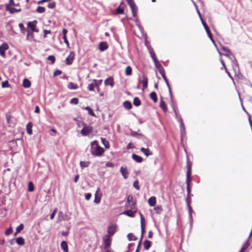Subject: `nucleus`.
<instances>
[{"label": "nucleus", "mask_w": 252, "mask_h": 252, "mask_svg": "<svg viewBox=\"0 0 252 252\" xmlns=\"http://www.w3.org/2000/svg\"><path fill=\"white\" fill-rule=\"evenodd\" d=\"M160 107L163 110L164 112H166L167 110V108L166 107L165 102L163 101L162 98L160 99Z\"/></svg>", "instance_id": "obj_25"}, {"label": "nucleus", "mask_w": 252, "mask_h": 252, "mask_svg": "<svg viewBox=\"0 0 252 252\" xmlns=\"http://www.w3.org/2000/svg\"><path fill=\"white\" fill-rule=\"evenodd\" d=\"M2 87L3 88L8 87V82L7 81L2 82Z\"/></svg>", "instance_id": "obj_64"}, {"label": "nucleus", "mask_w": 252, "mask_h": 252, "mask_svg": "<svg viewBox=\"0 0 252 252\" xmlns=\"http://www.w3.org/2000/svg\"><path fill=\"white\" fill-rule=\"evenodd\" d=\"M13 232V230H12V227H9L8 228H7L6 231H5V234L6 235H9L10 234H11Z\"/></svg>", "instance_id": "obj_49"}, {"label": "nucleus", "mask_w": 252, "mask_h": 252, "mask_svg": "<svg viewBox=\"0 0 252 252\" xmlns=\"http://www.w3.org/2000/svg\"><path fill=\"white\" fill-rule=\"evenodd\" d=\"M84 109L88 111V113L90 115L93 117H95L94 113L93 112L92 109L90 107L87 106L85 107Z\"/></svg>", "instance_id": "obj_37"}, {"label": "nucleus", "mask_w": 252, "mask_h": 252, "mask_svg": "<svg viewBox=\"0 0 252 252\" xmlns=\"http://www.w3.org/2000/svg\"><path fill=\"white\" fill-rule=\"evenodd\" d=\"M120 171L123 176V177L126 179L128 177V172L126 168H124L123 167H121L120 168Z\"/></svg>", "instance_id": "obj_17"}, {"label": "nucleus", "mask_w": 252, "mask_h": 252, "mask_svg": "<svg viewBox=\"0 0 252 252\" xmlns=\"http://www.w3.org/2000/svg\"><path fill=\"white\" fill-rule=\"evenodd\" d=\"M150 97L151 99L154 101V102H157L158 101L157 94L155 92H153L151 93V94H150Z\"/></svg>", "instance_id": "obj_33"}, {"label": "nucleus", "mask_w": 252, "mask_h": 252, "mask_svg": "<svg viewBox=\"0 0 252 252\" xmlns=\"http://www.w3.org/2000/svg\"><path fill=\"white\" fill-rule=\"evenodd\" d=\"M144 247L145 250H149L151 246V242L149 240H145L143 243Z\"/></svg>", "instance_id": "obj_29"}, {"label": "nucleus", "mask_w": 252, "mask_h": 252, "mask_svg": "<svg viewBox=\"0 0 252 252\" xmlns=\"http://www.w3.org/2000/svg\"><path fill=\"white\" fill-rule=\"evenodd\" d=\"M148 79L146 76L145 75H143V90L146 89L148 87Z\"/></svg>", "instance_id": "obj_20"}, {"label": "nucleus", "mask_w": 252, "mask_h": 252, "mask_svg": "<svg viewBox=\"0 0 252 252\" xmlns=\"http://www.w3.org/2000/svg\"><path fill=\"white\" fill-rule=\"evenodd\" d=\"M129 241H135L137 239V237L134 235L132 233H129L127 236Z\"/></svg>", "instance_id": "obj_41"}, {"label": "nucleus", "mask_w": 252, "mask_h": 252, "mask_svg": "<svg viewBox=\"0 0 252 252\" xmlns=\"http://www.w3.org/2000/svg\"><path fill=\"white\" fill-rule=\"evenodd\" d=\"M138 181H135L133 183V187L139 190L140 189L139 186L138 185Z\"/></svg>", "instance_id": "obj_54"}, {"label": "nucleus", "mask_w": 252, "mask_h": 252, "mask_svg": "<svg viewBox=\"0 0 252 252\" xmlns=\"http://www.w3.org/2000/svg\"><path fill=\"white\" fill-rule=\"evenodd\" d=\"M62 73V71L60 70H57L54 72V76H57Z\"/></svg>", "instance_id": "obj_62"}, {"label": "nucleus", "mask_w": 252, "mask_h": 252, "mask_svg": "<svg viewBox=\"0 0 252 252\" xmlns=\"http://www.w3.org/2000/svg\"><path fill=\"white\" fill-rule=\"evenodd\" d=\"M150 53L153 61L157 60L156 54L153 50H150Z\"/></svg>", "instance_id": "obj_46"}, {"label": "nucleus", "mask_w": 252, "mask_h": 252, "mask_svg": "<svg viewBox=\"0 0 252 252\" xmlns=\"http://www.w3.org/2000/svg\"><path fill=\"white\" fill-rule=\"evenodd\" d=\"M36 11L38 13H42L45 11V8L44 7L38 6Z\"/></svg>", "instance_id": "obj_43"}, {"label": "nucleus", "mask_w": 252, "mask_h": 252, "mask_svg": "<svg viewBox=\"0 0 252 252\" xmlns=\"http://www.w3.org/2000/svg\"><path fill=\"white\" fill-rule=\"evenodd\" d=\"M180 127H181V132L185 130V126H184V123H183V120L182 119H180Z\"/></svg>", "instance_id": "obj_55"}, {"label": "nucleus", "mask_w": 252, "mask_h": 252, "mask_svg": "<svg viewBox=\"0 0 252 252\" xmlns=\"http://www.w3.org/2000/svg\"><path fill=\"white\" fill-rule=\"evenodd\" d=\"M125 74L127 76H129L132 74V68L130 66H127L125 69Z\"/></svg>", "instance_id": "obj_39"}, {"label": "nucleus", "mask_w": 252, "mask_h": 252, "mask_svg": "<svg viewBox=\"0 0 252 252\" xmlns=\"http://www.w3.org/2000/svg\"><path fill=\"white\" fill-rule=\"evenodd\" d=\"M104 84L106 86L110 85L111 87L114 86V79L112 77H109L104 81Z\"/></svg>", "instance_id": "obj_16"}, {"label": "nucleus", "mask_w": 252, "mask_h": 252, "mask_svg": "<svg viewBox=\"0 0 252 252\" xmlns=\"http://www.w3.org/2000/svg\"><path fill=\"white\" fill-rule=\"evenodd\" d=\"M34 190L33 185L32 182H30L28 184V190L30 192Z\"/></svg>", "instance_id": "obj_45"}, {"label": "nucleus", "mask_w": 252, "mask_h": 252, "mask_svg": "<svg viewBox=\"0 0 252 252\" xmlns=\"http://www.w3.org/2000/svg\"><path fill=\"white\" fill-rule=\"evenodd\" d=\"M91 146V153L92 155L99 157L104 153V149L99 146L97 141L95 140L92 142Z\"/></svg>", "instance_id": "obj_1"}, {"label": "nucleus", "mask_w": 252, "mask_h": 252, "mask_svg": "<svg viewBox=\"0 0 252 252\" xmlns=\"http://www.w3.org/2000/svg\"><path fill=\"white\" fill-rule=\"evenodd\" d=\"M133 104L135 106H139L141 105V101L137 97H135L133 99Z\"/></svg>", "instance_id": "obj_40"}, {"label": "nucleus", "mask_w": 252, "mask_h": 252, "mask_svg": "<svg viewBox=\"0 0 252 252\" xmlns=\"http://www.w3.org/2000/svg\"><path fill=\"white\" fill-rule=\"evenodd\" d=\"M201 21L202 25H203V26H204V27L206 32H207V34H208V36L209 37L210 39L212 40V41L214 43H215V41L213 39L211 31H210L209 27H208L207 24L204 22V21L203 20V19L202 18H201Z\"/></svg>", "instance_id": "obj_8"}, {"label": "nucleus", "mask_w": 252, "mask_h": 252, "mask_svg": "<svg viewBox=\"0 0 252 252\" xmlns=\"http://www.w3.org/2000/svg\"><path fill=\"white\" fill-rule=\"evenodd\" d=\"M68 88L71 90H76L78 88V86L73 82H70L68 84Z\"/></svg>", "instance_id": "obj_36"}, {"label": "nucleus", "mask_w": 252, "mask_h": 252, "mask_svg": "<svg viewBox=\"0 0 252 252\" xmlns=\"http://www.w3.org/2000/svg\"><path fill=\"white\" fill-rule=\"evenodd\" d=\"M91 162L90 161H81L80 162V165L82 168L88 167Z\"/></svg>", "instance_id": "obj_34"}, {"label": "nucleus", "mask_w": 252, "mask_h": 252, "mask_svg": "<svg viewBox=\"0 0 252 252\" xmlns=\"http://www.w3.org/2000/svg\"><path fill=\"white\" fill-rule=\"evenodd\" d=\"M248 244H247V242L246 243L245 245L241 248L240 251L239 252H244L245 250L248 248Z\"/></svg>", "instance_id": "obj_60"}, {"label": "nucleus", "mask_w": 252, "mask_h": 252, "mask_svg": "<svg viewBox=\"0 0 252 252\" xmlns=\"http://www.w3.org/2000/svg\"><path fill=\"white\" fill-rule=\"evenodd\" d=\"M102 80H95V79H94L93 80V82H94V85L95 86V87H98L102 83Z\"/></svg>", "instance_id": "obj_42"}, {"label": "nucleus", "mask_w": 252, "mask_h": 252, "mask_svg": "<svg viewBox=\"0 0 252 252\" xmlns=\"http://www.w3.org/2000/svg\"><path fill=\"white\" fill-rule=\"evenodd\" d=\"M125 4L123 2L121 3L119 7L116 9L117 14H123L124 11Z\"/></svg>", "instance_id": "obj_18"}, {"label": "nucleus", "mask_w": 252, "mask_h": 252, "mask_svg": "<svg viewBox=\"0 0 252 252\" xmlns=\"http://www.w3.org/2000/svg\"><path fill=\"white\" fill-rule=\"evenodd\" d=\"M24 229V225L23 224H20L18 227L16 228L17 232H20Z\"/></svg>", "instance_id": "obj_51"}, {"label": "nucleus", "mask_w": 252, "mask_h": 252, "mask_svg": "<svg viewBox=\"0 0 252 252\" xmlns=\"http://www.w3.org/2000/svg\"><path fill=\"white\" fill-rule=\"evenodd\" d=\"M6 9L8 10L10 13H13L15 12H20L21 10V9H17L14 7L8 8L7 5H6Z\"/></svg>", "instance_id": "obj_38"}, {"label": "nucleus", "mask_w": 252, "mask_h": 252, "mask_svg": "<svg viewBox=\"0 0 252 252\" xmlns=\"http://www.w3.org/2000/svg\"><path fill=\"white\" fill-rule=\"evenodd\" d=\"M75 57V53L73 52H71L69 55V56L66 58L65 63L67 65L71 64Z\"/></svg>", "instance_id": "obj_9"}, {"label": "nucleus", "mask_w": 252, "mask_h": 252, "mask_svg": "<svg viewBox=\"0 0 252 252\" xmlns=\"http://www.w3.org/2000/svg\"><path fill=\"white\" fill-rule=\"evenodd\" d=\"M191 163L190 162L188 161L187 163V179H186V184H187V189L188 192V198L190 192V189L189 188V183H190V178L191 176Z\"/></svg>", "instance_id": "obj_2"}, {"label": "nucleus", "mask_w": 252, "mask_h": 252, "mask_svg": "<svg viewBox=\"0 0 252 252\" xmlns=\"http://www.w3.org/2000/svg\"><path fill=\"white\" fill-rule=\"evenodd\" d=\"M32 124L31 122H29L26 126L27 132L29 135H31L32 134Z\"/></svg>", "instance_id": "obj_24"}, {"label": "nucleus", "mask_w": 252, "mask_h": 252, "mask_svg": "<svg viewBox=\"0 0 252 252\" xmlns=\"http://www.w3.org/2000/svg\"><path fill=\"white\" fill-rule=\"evenodd\" d=\"M188 206L189 218H190V219H192V214H191L192 210L191 207L189 205V202H188Z\"/></svg>", "instance_id": "obj_47"}, {"label": "nucleus", "mask_w": 252, "mask_h": 252, "mask_svg": "<svg viewBox=\"0 0 252 252\" xmlns=\"http://www.w3.org/2000/svg\"><path fill=\"white\" fill-rule=\"evenodd\" d=\"M129 4L130 8H132L133 7H136V5L133 1V0H126Z\"/></svg>", "instance_id": "obj_44"}, {"label": "nucleus", "mask_w": 252, "mask_h": 252, "mask_svg": "<svg viewBox=\"0 0 252 252\" xmlns=\"http://www.w3.org/2000/svg\"><path fill=\"white\" fill-rule=\"evenodd\" d=\"M93 131V127L91 126H87L84 125L83 128L81 129L80 133L83 136H87Z\"/></svg>", "instance_id": "obj_3"}, {"label": "nucleus", "mask_w": 252, "mask_h": 252, "mask_svg": "<svg viewBox=\"0 0 252 252\" xmlns=\"http://www.w3.org/2000/svg\"><path fill=\"white\" fill-rule=\"evenodd\" d=\"M16 242L17 244L19 245H24L25 244V240L22 237H19L17 238L16 239Z\"/></svg>", "instance_id": "obj_30"}, {"label": "nucleus", "mask_w": 252, "mask_h": 252, "mask_svg": "<svg viewBox=\"0 0 252 252\" xmlns=\"http://www.w3.org/2000/svg\"><path fill=\"white\" fill-rule=\"evenodd\" d=\"M108 48L107 43L106 42H101L99 45V49L100 51H104Z\"/></svg>", "instance_id": "obj_15"}, {"label": "nucleus", "mask_w": 252, "mask_h": 252, "mask_svg": "<svg viewBox=\"0 0 252 252\" xmlns=\"http://www.w3.org/2000/svg\"><path fill=\"white\" fill-rule=\"evenodd\" d=\"M43 32H44V37L45 38L46 37L47 34H49L51 33V31L50 30H44L43 31Z\"/></svg>", "instance_id": "obj_63"}, {"label": "nucleus", "mask_w": 252, "mask_h": 252, "mask_svg": "<svg viewBox=\"0 0 252 252\" xmlns=\"http://www.w3.org/2000/svg\"><path fill=\"white\" fill-rule=\"evenodd\" d=\"M155 210L157 214H160L162 211V209L161 206H157L155 208Z\"/></svg>", "instance_id": "obj_48"}, {"label": "nucleus", "mask_w": 252, "mask_h": 252, "mask_svg": "<svg viewBox=\"0 0 252 252\" xmlns=\"http://www.w3.org/2000/svg\"><path fill=\"white\" fill-rule=\"evenodd\" d=\"M132 158L133 160L138 163H140L143 161V158L142 157L135 154L132 155Z\"/></svg>", "instance_id": "obj_21"}, {"label": "nucleus", "mask_w": 252, "mask_h": 252, "mask_svg": "<svg viewBox=\"0 0 252 252\" xmlns=\"http://www.w3.org/2000/svg\"><path fill=\"white\" fill-rule=\"evenodd\" d=\"M136 212V211H132V210H127L124 211L122 214H125L127 216L130 217H134L135 213Z\"/></svg>", "instance_id": "obj_26"}, {"label": "nucleus", "mask_w": 252, "mask_h": 252, "mask_svg": "<svg viewBox=\"0 0 252 252\" xmlns=\"http://www.w3.org/2000/svg\"><path fill=\"white\" fill-rule=\"evenodd\" d=\"M132 15L133 17H135L136 16V7H133L132 8H131Z\"/></svg>", "instance_id": "obj_59"}, {"label": "nucleus", "mask_w": 252, "mask_h": 252, "mask_svg": "<svg viewBox=\"0 0 252 252\" xmlns=\"http://www.w3.org/2000/svg\"><path fill=\"white\" fill-rule=\"evenodd\" d=\"M101 141L103 144L104 145V147L106 149H108L110 147V144L108 141H107L105 138H101Z\"/></svg>", "instance_id": "obj_31"}, {"label": "nucleus", "mask_w": 252, "mask_h": 252, "mask_svg": "<svg viewBox=\"0 0 252 252\" xmlns=\"http://www.w3.org/2000/svg\"><path fill=\"white\" fill-rule=\"evenodd\" d=\"M19 27L20 28V30H21V32H22V33H24L26 31V29L25 28H24V25L22 24V23H20L19 24Z\"/></svg>", "instance_id": "obj_52"}, {"label": "nucleus", "mask_w": 252, "mask_h": 252, "mask_svg": "<svg viewBox=\"0 0 252 252\" xmlns=\"http://www.w3.org/2000/svg\"><path fill=\"white\" fill-rule=\"evenodd\" d=\"M140 220H141V236L140 240L142 241V239L143 237V235L145 232V225H144V218L142 214H140Z\"/></svg>", "instance_id": "obj_12"}, {"label": "nucleus", "mask_w": 252, "mask_h": 252, "mask_svg": "<svg viewBox=\"0 0 252 252\" xmlns=\"http://www.w3.org/2000/svg\"><path fill=\"white\" fill-rule=\"evenodd\" d=\"M79 102V100L77 98H73L70 100V103L71 104H77Z\"/></svg>", "instance_id": "obj_50"}, {"label": "nucleus", "mask_w": 252, "mask_h": 252, "mask_svg": "<svg viewBox=\"0 0 252 252\" xmlns=\"http://www.w3.org/2000/svg\"><path fill=\"white\" fill-rule=\"evenodd\" d=\"M47 59L49 61H51L52 64H53L55 62V58L53 55L49 56Z\"/></svg>", "instance_id": "obj_53"}, {"label": "nucleus", "mask_w": 252, "mask_h": 252, "mask_svg": "<svg viewBox=\"0 0 252 252\" xmlns=\"http://www.w3.org/2000/svg\"><path fill=\"white\" fill-rule=\"evenodd\" d=\"M148 203L150 206H154L156 203V198L152 196L148 199Z\"/></svg>", "instance_id": "obj_22"}, {"label": "nucleus", "mask_w": 252, "mask_h": 252, "mask_svg": "<svg viewBox=\"0 0 252 252\" xmlns=\"http://www.w3.org/2000/svg\"><path fill=\"white\" fill-rule=\"evenodd\" d=\"M61 246L62 249L64 252H68V246H67V243L65 241H62L61 244Z\"/></svg>", "instance_id": "obj_27"}, {"label": "nucleus", "mask_w": 252, "mask_h": 252, "mask_svg": "<svg viewBox=\"0 0 252 252\" xmlns=\"http://www.w3.org/2000/svg\"><path fill=\"white\" fill-rule=\"evenodd\" d=\"M94 83H92L91 84H90L89 86H88V90L90 91H93L94 90Z\"/></svg>", "instance_id": "obj_58"}, {"label": "nucleus", "mask_w": 252, "mask_h": 252, "mask_svg": "<svg viewBox=\"0 0 252 252\" xmlns=\"http://www.w3.org/2000/svg\"><path fill=\"white\" fill-rule=\"evenodd\" d=\"M56 6V3L55 2H52L48 4V7L49 8H54Z\"/></svg>", "instance_id": "obj_57"}, {"label": "nucleus", "mask_w": 252, "mask_h": 252, "mask_svg": "<svg viewBox=\"0 0 252 252\" xmlns=\"http://www.w3.org/2000/svg\"><path fill=\"white\" fill-rule=\"evenodd\" d=\"M221 49L225 53L224 54V56L228 57H230L232 55L231 52L227 48L225 47L224 46H222Z\"/></svg>", "instance_id": "obj_28"}, {"label": "nucleus", "mask_w": 252, "mask_h": 252, "mask_svg": "<svg viewBox=\"0 0 252 252\" xmlns=\"http://www.w3.org/2000/svg\"><path fill=\"white\" fill-rule=\"evenodd\" d=\"M37 23V22L36 20L28 22V27L31 29L32 32H39L38 29L36 28Z\"/></svg>", "instance_id": "obj_6"}, {"label": "nucleus", "mask_w": 252, "mask_h": 252, "mask_svg": "<svg viewBox=\"0 0 252 252\" xmlns=\"http://www.w3.org/2000/svg\"><path fill=\"white\" fill-rule=\"evenodd\" d=\"M159 73L160 74H161V75L162 76L163 79H164V80L165 81V82H166V84L169 89V93H170V96L171 97H172V93H171V89H170V86H169V83H168V80L165 75V71L163 69H161V70H159Z\"/></svg>", "instance_id": "obj_10"}, {"label": "nucleus", "mask_w": 252, "mask_h": 252, "mask_svg": "<svg viewBox=\"0 0 252 252\" xmlns=\"http://www.w3.org/2000/svg\"><path fill=\"white\" fill-rule=\"evenodd\" d=\"M63 39L64 40V42L66 44L67 46L68 47H69V43L67 39L66 36H63Z\"/></svg>", "instance_id": "obj_61"}, {"label": "nucleus", "mask_w": 252, "mask_h": 252, "mask_svg": "<svg viewBox=\"0 0 252 252\" xmlns=\"http://www.w3.org/2000/svg\"><path fill=\"white\" fill-rule=\"evenodd\" d=\"M127 203L128 207L133 210L135 208L136 202L134 200L132 195H129L127 197Z\"/></svg>", "instance_id": "obj_5"}, {"label": "nucleus", "mask_w": 252, "mask_h": 252, "mask_svg": "<svg viewBox=\"0 0 252 252\" xmlns=\"http://www.w3.org/2000/svg\"><path fill=\"white\" fill-rule=\"evenodd\" d=\"M95 198L94 200V202L96 204H98L100 203L101 200V198L102 196V193L100 191V188H98L95 193Z\"/></svg>", "instance_id": "obj_7"}, {"label": "nucleus", "mask_w": 252, "mask_h": 252, "mask_svg": "<svg viewBox=\"0 0 252 252\" xmlns=\"http://www.w3.org/2000/svg\"><path fill=\"white\" fill-rule=\"evenodd\" d=\"M31 83L28 79H24L23 81V86L25 88H29L31 87Z\"/></svg>", "instance_id": "obj_23"}, {"label": "nucleus", "mask_w": 252, "mask_h": 252, "mask_svg": "<svg viewBox=\"0 0 252 252\" xmlns=\"http://www.w3.org/2000/svg\"><path fill=\"white\" fill-rule=\"evenodd\" d=\"M57 212V208H56V209L53 211V212L52 213V214L50 215V219H51V220H53V219L54 218L55 216V215H56V214Z\"/></svg>", "instance_id": "obj_56"}, {"label": "nucleus", "mask_w": 252, "mask_h": 252, "mask_svg": "<svg viewBox=\"0 0 252 252\" xmlns=\"http://www.w3.org/2000/svg\"><path fill=\"white\" fill-rule=\"evenodd\" d=\"M141 152H142L146 157L152 155L153 153L150 151L148 148H141L140 149Z\"/></svg>", "instance_id": "obj_19"}, {"label": "nucleus", "mask_w": 252, "mask_h": 252, "mask_svg": "<svg viewBox=\"0 0 252 252\" xmlns=\"http://www.w3.org/2000/svg\"><path fill=\"white\" fill-rule=\"evenodd\" d=\"M116 231V226L115 225L109 226L107 229V232L110 236H112L115 233Z\"/></svg>", "instance_id": "obj_14"}, {"label": "nucleus", "mask_w": 252, "mask_h": 252, "mask_svg": "<svg viewBox=\"0 0 252 252\" xmlns=\"http://www.w3.org/2000/svg\"><path fill=\"white\" fill-rule=\"evenodd\" d=\"M111 240L112 239L109 235H106L103 238V248L106 250L109 249L108 248L110 247Z\"/></svg>", "instance_id": "obj_4"}, {"label": "nucleus", "mask_w": 252, "mask_h": 252, "mask_svg": "<svg viewBox=\"0 0 252 252\" xmlns=\"http://www.w3.org/2000/svg\"><path fill=\"white\" fill-rule=\"evenodd\" d=\"M66 220H68L66 215H64L62 211H59L58 214V221H62Z\"/></svg>", "instance_id": "obj_13"}, {"label": "nucleus", "mask_w": 252, "mask_h": 252, "mask_svg": "<svg viewBox=\"0 0 252 252\" xmlns=\"http://www.w3.org/2000/svg\"><path fill=\"white\" fill-rule=\"evenodd\" d=\"M8 49V45L6 43H3L0 46V55L3 57H5V51Z\"/></svg>", "instance_id": "obj_11"}, {"label": "nucleus", "mask_w": 252, "mask_h": 252, "mask_svg": "<svg viewBox=\"0 0 252 252\" xmlns=\"http://www.w3.org/2000/svg\"><path fill=\"white\" fill-rule=\"evenodd\" d=\"M154 62L155 63V66L158 69L159 71V70H161V69H164L158 60L154 61Z\"/></svg>", "instance_id": "obj_35"}, {"label": "nucleus", "mask_w": 252, "mask_h": 252, "mask_svg": "<svg viewBox=\"0 0 252 252\" xmlns=\"http://www.w3.org/2000/svg\"><path fill=\"white\" fill-rule=\"evenodd\" d=\"M123 106L124 107L128 110L132 108V104L129 101H126L123 103Z\"/></svg>", "instance_id": "obj_32"}]
</instances>
